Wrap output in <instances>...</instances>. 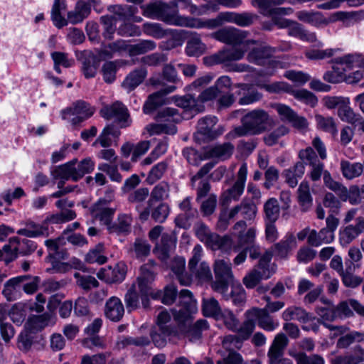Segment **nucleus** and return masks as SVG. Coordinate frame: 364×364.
I'll return each instance as SVG.
<instances>
[{
	"mask_svg": "<svg viewBox=\"0 0 364 364\" xmlns=\"http://www.w3.org/2000/svg\"><path fill=\"white\" fill-rule=\"evenodd\" d=\"M170 213L169 205L164 202L147 201L146 207L139 213V219L146 221L149 217L156 223H162Z\"/></svg>",
	"mask_w": 364,
	"mask_h": 364,
	"instance_id": "nucleus-10",
	"label": "nucleus"
},
{
	"mask_svg": "<svg viewBox=\"0 0 364 364\" xmlns=\"http://www.w3.org/2000/svg\"><path fill=\"white\" fill-rule=\"evenodd\" d=\"M315 120L318 129L330 133L333 136L337 135V125L332 117H323L321 114H316Z\"/></svg>",
	"mask_w": 364,
	"mask_h": 364,
	"instance_id": "nucleus-44",
	"label": "nucleus"
},
{
	"mask_svg": "<svg viewBox=\"0 0 364 364\" xmlns=\"http://www.w3.org/2000/svg\"><path fill=\"white\" fill-rule=\"evenodd\" d=\"M119 134V131L115 128L114 125H107L106 127H105L101 134L97 139L96 141L95 142V144L99 142L102 146L108 147L111 146L112 144V140L109 137V136L112 135L114 137H117Z\"/></svg>",
	"mask_w": 364,
	"mask_h": 364,
	"instance_id": "nucleus-60",
	"label": "nucleus"
},
{
	"mask_svg": "<svg viewBox=\"0 0 364 364\" xmlns=\"http://www.w3.org/2000/svg\"><path fill=\"white\" fill-rule=\"evenodd\" d=\"M282 318L286 321L296 320L301 323H307L311 321V314L305 309L296 306H291L286 309L282 313Z\"/></svg>",
	"mask_w": 364,
	"mask_h": 364,
	"instance_id": "nucleus-27",
	"label": "nucleus"
},
{
	"mask_svg": "<svg viewBox=\"0 0 364 364\" xmlns=\"http://www.w3.org/2000/svg\"><path fill=\"white\" fill-rule=\"evenodd\" d=\"M82 71L86 78L94 77L97 73L100 60L91 52L85 51L80 58Z\"/></svg>",
	"mask_w": 364,
	"mask_h": 364,
	"instance_id": "nucleus-25",
	"label": "nucleus"
},
{
	"mask_svg": "<svg viewBox=\"0 0 364 364\" xmlns=\"http://www.w3.org/2000/svg\"><path fill=\"white\" fill-rule=\"evenodd\" d=\"M104 244L98 243L95 248L91 250L86 255L85 260L88 263L97 262L103 264L107 262V257L101 255L104 252Z\"/></svg>",
	"mask_w": 364,
	"mask_h": 364,
	"instance_id": "nucleus-61",
	"label": "nucleus"
},
{
	"mask_svg": "<svg viewBox=\"0 0 364 364\" xmlns=\"http://www.w3.org/2000/svg\"><path fill=\"white\" fill-rule=\"evenodd\" d=\"M176 89V86L169 85L150 95L143 107L144 112L150 114L158 107L162 106L166 102L165 97L168 94L173 92Z\"/></svg>",
	"mask_w": 364,
	"mask_h": 364,
	"instance_id": "nucleus-19",
	"label": "nucleus"
},
{
	"mask_svg": "<svg viewBox=\"0 0 364 364\" xmlns=\"http://www.w3.org/2000/svg\"><path fill=\"white\" fill-rule=\"evenodd\" d=\"M323 181L327 188L336 192L341 199L342 197H346L347 194V188L342 183L334 181L330 173L327 171L323 172Z\"/></svg>",
	"mask_w": 364,
	"mask_h": 364,
	"instance_id": "nucleus-58",
	"label": "nucleus"
},
{
	"mask_svg": "<svg viewBox=\"0 0 364 364\" xmlns=\"http://www.w3.org/2000/svg\"><path fill=\"white\" fill-rule=\"evenodd\" d=\"M178 302L181 308L175 310L173 313L175 320L188 318L191 316L193 313L196 312V301L189 290L182 289L179 292Z\"/></svg>",
	"mask_w": 364,
	"mask_h": 364,
	"instance_id": "nucleus-14",
	"label": "nucleus"
},
{
	"mask_svg": "<svg viewBox=\"0 0 364 364\" xmlns=\"http://www.w3.org/2000/svg\"><path fill=\"white\" fill-rule=\"evenodd\" d=\"M264 299L267 302L266 308L262 309L255 308L249 311L255 312L256 316L255 323L258 321V325L260 327L271 331L273 329V322L269 315V312L272 311V309L270 306L271 298L269 296H264Z\"/></svg>",
	"mask_w": 364,
	"mask_h": 364,
	"instance_id": "nucleus-23",
	"label": "nucleus"
},
{
	"mask_svg": "<svg viewBox=\"0 0 364 364\" xmlns=\"http://www.w3.org/2000/svg\"><path fill=\"white\" fill-rule=\"evenodd\" d=\"M90 11L91 4L89 1L87 2L81 0L78 1L75 10L68 12V19L73 24L78 23L89 16Z\"/></svg>",
	"mask_w": 364,
	"mask_h": 364,
	"instance_id": "nucleus-26",
	"label": "nucleus"
},
{
	"mask_svg": "<svg viewBox=\"0 0 364 364\" xmlns=\"http://www.w3.org/2000/svg\"><path fill=\"white\" fill-rule=\"evenodd\" d=\"M247 174V165L246 164H243L238 171L237 178L234 185L223 193L222 198L223 203H228L231 199L235 200H238L243 193Z\"/></svg>",
	"mask_w": 364,
	"mask_h": 364,
	"instance_id": "nucleus-17",
	"label": "nucleus"
},
{
	"mask_svg": "<svg viewBox=\"0 0 364 364\" xmlns=\"http://www.w3.org/2000/svg\"><path fill=\"white\" fill-rule=\"evenodd\" d=\"M245 321L241 326H237L235 331L237 332L238 338L240 340H247L252 333L255 327V314L254 311H247L245 313Z\"/></svg>",
	"mask_w": 364,
	"mask_h": 364,
	"instance_id": "nucleus-33",
	"label": "nucleus"
},
{
	"mask_svg": "<svg viewBox=\"0 0 364 364\" xmlns=\"http://www.w3.org/2000/svg\"><path fill=\"white\" fill-rule=\"evenodd\" d=\"M338 116L340 119L344 122L355 125L361 120L360 115L354 112L350 107L349 98L346 101L342 107L338 109Z\"/></svg>",
	"mask_w": 364,
	"mask_h": 364,
	"instance_id": "nucleus-40",
	"label": "nucleus"
},
{
	"mask_svg": "<svg viewBox=\"0 0 364 364\" xmlns=\"http://www.w3.org/2000/svg\"><path fill=\"white\" fill-rule=\"evenodd\" d=\"M205 49L206 46L200 38L198 36H193L187 41L186 53L188 56H198L202 55Z\"/></svg>",
	"mask_w": 364,
	"mask_h": 364,
	"instance_id": "nucleus-51",
	"label": "nucleus"
},
{
	"mask_svg": "<svg viewBox=\"0 0 364 364\" xmlns=\"http://www.w3.org/2000/svg\"><path fill=\"white\" fill-rule=\"evenodd\" d=\"M352 308L358 314L364 316V306L354 299L341 301L338 305L334 306L337 318H349L353 316Z\"/></svg>",
	"mask_w": 364,
	"mask_h": 364,
	"instance_id": "nucleus-20",
	"label": "nucleus"
},
{
	"mask_svg": "<svg viewBox=\"0 0 364 364\" xmlns=\"http://www.w3.org/2000/svg\"><path fill=\"white\" fill-rule=\"evenodd\" d=\"M107 283H117L122 282L127 273L126 267L124 264H117L114 268H108L107 272Z\"/></svg>",
	"mask_w": 364,
	"mask_h": 364,
	"instance_id": "nucleus-52",
	"label": "nucleus"
},
{
	"mask_svg": "<svg viewBox=\"0 0 364 364\" xmlns=\"http://www.w3.org/2000/svg\"><path fill=\"white\" fill-rule=\"evenodd\" d=\"M202 247L197 245L193 250V256L188 262V269L192 277L200 282H210L213 279L212 272L205 262H200Z\"/></svg>",
	"mask_w": 364,
	"mask_h": 364,
	"instance_id": "nucleus-8",
	"label": "nucleus"
},
{
	"mask_svg": "<svg viewBox=\"0 0 364 364\" xmlns=\"http://www.w3.org/2000/svg\"><path fill=\"white\" fill-rule=\"evenodd\" d=\"M323 301L328 304V306L323 307L318 306L316 309V314L320 317L318 318V323L323 324L324 326L330 330H341L343 329V326H335L330 324H327L325 321H333L337 318L336 314L334 309V306L329 300H323Z\"/></svg>",
	"mask_w": 364,
	"mask_h": 364,
	"instance_id": "nucleus-22",
	"label": "nucleus"
},
{
	"mask_svg": "<svg viewBox=\"0 0 364 364\" xmlns=\"http://www.w3.org/2000/svg\"><path fill=\"white\" fill-rule=\"evenodd\" d=\"M202 310L205 316L217 317L221 314V308L214 297L203 299Z\"/></svg>",
	"mask_w": 364,
	"mask_h": 364,
	"instance_id": "nucleus-50",
	"label": "nucleus"
},
{
	"mask_svg": "<svg viewBox=\"0 0 364 364\" xmlns=\"http://www.w3.org/2000/svg\"><path fill=\"white\" fill-rule=\"evenodd\" d=\"M179 325L180 335H183L191 341L200 338L202 332L208 328L206 320L200 319L193 323L191 316L176 320Z\"/></svg>",
	"mask_w": 364,
	"mask_h": 364,
	"instance_id": "nucleus-9",
	"label": "nucleus"
},
{
	"mask_svg": "<svg viewBox=\"0 0 364 364\" xmlns=\"http://www.w3.org/2000/svg\"><path fill=\"white\" fill-rule=\"evenodd\" d=\"M284 77L299 86L304 85L311 80V76L308 73L294 70H287L284 73Z\"/></svg>",
	"mask_w": 364,
	"mask_h": 364,
	"instance_id": "nucleus-64",
	"label": "nucleus"
},
{
	"mask_svg": "<svg viewBox=\"0 0 364 364\" xmlns=\"http://www.w3.org/2000/svg\"><path fill=\"white\" fill-rule=\"evenodd\" d=\"M108 11L119 20L129 21L137 12V8L129 5H112Z\"/></svg>",
	"mask_w": 364,
	"mask_h": 364,
	"instance_id": "nucleus-41",
	"label": "nucleus"
},
{
	"mask_svg": "<svg viewBox=\"0 0 364 364\" xmlns=\"http://www.w3.org/2000/svg\"><path fill=\"white\" fill-rule=\"evenodd\" d=\"M176 247V242L168 235H164L161 238V246L158 249V257L166 262Z\"/></svg>",
	"mask_w": 364,
	"mask_h": 364,
	"instance_id": "nucleus-47",
	"label": "nucleus"
},
{
	"mask_svg": "<svg viewBox=\"0 0 364 364\" xmlns=\"http://www.w3.org/2000/svg\"><path fill=\"white\" fill-rule=\"evenodd\" d=\"M259 18L256 14L250 12L237 13L223 11L219 13L214 18L201 19L186 17L178 14L177 4L171 1L169 4L161 1L159 20L178 26L188 28H208L214 29L225 23H234L240 27L252 26Z\"/></svg>",
	"mask_w": 364,
	"mask_h": 364,
	"instance_id": "nucleus-1",
	"label": "nucleus"
},
{
	"mask_svg": "<svg viewBox=\"0 0 364 364\" xmlns=\"http://www.w3.org/2000/svg\"><path fill=\"white\" fill-rule=\"evenodd\" d=\"M296 361V364H325L324 358L318 354L306 355L299 352L292 355Z\"/></svg>",
	"mask_w": 364,
	"mask_h": 364,
	"instance_id": "nucleus-62",
	"label": "nucleus"
},
{
	"mask_svg": "<svg viewBox=\"0 0 364 364\" xmlns=\"http://www.w3.org/2000/svg\"><path fill=\"white\" fill-rule=\"evenodd\" d=\"M185 259L182 257H174L170 264V268L173 272L177 276L179 282L182 285H188L191 282V278L184 274L185 271Z\"/></svg>",
	"mask_w": 364,
	"mask_h": 364,
	"instance_id": "nucleus-34",
	"label": "nucleus"
},
{
	"mask_svg": "<svg viewBox=\"0 0 364 364\" xmlns=\"http://www.w3.org/2000/svg\"><path fill=\"white\" fill-rule=\"evenodd\" d=\"M364 360V349L356 347L353 353L338 355L331 360V364H359Z\"/></svg>",
	"mask_w": 364,
	"mask_h": 364,
	"instance_id": "nucleus-30",
	"label": "nucleus"
},
{
	"mask_svg": "<svg viewBox=\"0 0 364 364\" xmlns=\"http://www.w3.org/2000/svg\"><path fill=\"white\" fill-rule=\"evenodd\" d=\"M264 210L265 213V233L266 238L272 240L273 238V198H269L264 204Z\"/></svg>",
	"mask_w": 364,
	"mask_h": 364,
	"instance_id": "nucleus-54",
	"label": "nucleus"
},
{
	"mask_svg": "<svg viewBox=\"0 0 364 364\" xmlns=\"http://www.w3.org/2000/svg\"><path fill=\"white\" fill-rule=\"evenodd\" d=\"M156 43L151 40H142L130 45L129 55H142L156 48Z\"/></svg>",
	"mask_w": 364,
	"mask_h": 364,
	"instance_id": "nucleus-56",
	"label": "nucleus"
},
{
	"mask_svg": "<svg viewBox=\"0 0 364 364\" xmlns=\"http://www.w3.org/2000/svg\"><path fill=\"white\" fill-rule=\"evenodd\" d=\"M341 171L344 178L353 180L364 174V162L350 163L346 160L341 161Z\"/></svg>",
	"mask_w": 364,
	"mask_h": 364,
	"instance_id": "nucleus-28",
	"label": "nucleus"
},
{
	"mask_svg": "<svg viewBox=\"0 0 364 364\" xmlns=\"http://www.w3.org/2000/svg\"><path fill=\"white\" fill-rule=\"evenodd\" d=\"M218 119L215 117H205L200 119L198 123V132L196 134V139L198 141H210L215 139L222 134V130L214 129Z\"/></svg>",
	"mask_w": 364,
	"mask_h": 364,
	"instance_id": "nucleus-11",
	"label": "nucleus"
},
{
	"mask_svg": "<svg viewBox=\"0 0 364 364\" xmlns=\"http://www.w3.org/2000/svg\"><path fill=\"white\" fill-rule=\"evenodd\" d=\"M155 119L158 122L178 123L181 120V116L176 109L166 107L158 112Z\"/></svg>",
	"mask_w": 364,
	"mask_h": 364,
	"instance_id": "nucleus-55",
	"label": "nucleus"
},
{
	"mask_svg": "<svg viewBox=\"0 0 364 364\" xmlns=\"http://www.w3.org/2000/svg\"><path fill=\"white\" fill-rule=\"evenodd\" d=\"M175 103L178 107L193 110L196 112H200L204 110V105L199 103L198 99H196L191 95H186L182 97H177L175 100Z\"/></svg>",
	"mask_w": 364,
	"mask_h": 364,
	"instance_id": "nucleus-42",
	"label": "nucleus"
},
{
	"mask_svg": "<svg viewBox=\"0 0 364 364\" xmlns=\"http://www.w3.org/2000/svg\"><path fill=\"white\" fill-rule=\"evenodd\" d=\"M150 343L151 341L147 336L122 337L117 341L116 346L119 350H121L132 345L137 347L147 346Z\"/></svg>",
	"mask_w": 364,
	"mask_h": 364,
	"instance_id": "nucleus-45",
	"label": "nucleus"
},
{
	"mask_svg": "<svg viewBox=\"0 0 364 364\" xmlns=\"http://www.w3.org/2000/svg\"><path fill=\"white\" fill-rule=\"evenodd\" d=\"M364 341V333L352 331L341 336L337 341V346L340 348H346L354 343Z\"/></svg>",
	"mask_w": 364,
	"mask_h": 364,
	"instance_id": "nucleus-59",
	"label": "nucleus"
},
{
	"mask_svg": "<svg viewBox=\"0 0 364 364\" xmlns=\"http://www.w3.org/2000/svg\"><path fill=\"white\" fill-rule=\"evenodd\" d=\"M149 196V190L147 188H139L128 196V201L130 203L136 204V210L141 213L142 211V203Z\"/></svg>",
	"mask_w": 364,
	"mask_h": 364,
	"instance_id": "nucleus-49",
	"label": "nucleus"
},
{
	"mask_svg": "<svg viewBox=\"0 0 364 364\" xmlns=\"http://www.w3.org/2000/svg\"><path fill=\"white\" fill-rule=\"evenodd\" d=\"M247 35V31L232 26L222 28L213 33L212 38L233 47L222 49L211 55L204 57V64L212 66L218 64H228L242 59L245 55V50L235 46L241 45Z\"/></svg>",
	"mask_w": 364,
	"mask_h": 364,
	"instance_id": "nucleus-2",
	"label": "nucleus"
},
{
	"mask_svg": "<svg viewBox=\"0 0 364 364\" xmlns=\"http://www.w3.org/2000/svg\"><path fill=\"white\" fill-rule=\"evenodd\" d=\"M241 125L234 128V136L241 137L247 135L259 134L270 126L269 114L262 109L249 112L241 119Z\"/></svg>",
	"mask_w": 364,
	"mask_h": 364,
	"instance_id": "nucleus-3",
	"label": "nucleus"
},
{
	"mask_svg": "<svg viewBox=\"0 0 364 364\" xmlns=\"http://www.w3.org/2000/svg\"><path fill=\"white\" fill-rule=\"evenodd\" d=\"M171 319L168 311H161L157 316L156 325L150 331L151 341L157 348L164 347L172 338L180 336L178 323L177 326L173 325Z\"/></svg>",
	"mask_w": 364,
	"mask_h": 364,
	"instance_id": "nucleus-4",
	"label": "nucleus"
},
{
	"mask_svg": "<svg viewBox=\"0 0 364 364\" xmlns=\"http://www.w3.org/2000/svg\"><path fill=\"white\" fill-rule=\"evenodd\" d=\"M102 117L107 119L115 118L121 127L129 126V114L127 108L120 102H115L110 106H106L100 110Z\"/></svg>",
	"mask_w": 364,
	"mask_h": 364,
	"instance_id": "nucleus-12",
	"label": "nucleus"
},
{
	"mask_svg": "<svg viewBox=\"0 0 364 364\" xmlns=\"http://www.w3.org/2000/svg\"><path fill=\"white\" fill-rule=\"evenodd\" d=\"M334 233L322 228L319 232L311 230L308 236V244L313 247H318L322 244H328L333 241Z\"/></svg>",
	"mask_w": 364,
	"mask_h": 364,
	"instance_id": "nucleus-31",
	"label": "nucleus"
},
{
	"mask_svg": "<svg viewBox=\"0 0 364 364\" xmlns=\"http://www.w3.org/2000/svg\"><path fill=\"white\" fill-rule=\"evenodd\" d=\"M239 213L245 219L252 220L255 217L257 213L256 205L251 200H244L240 205H236L230 210L228 218H233Z\"/></svg>",
	"mask_w": 364,
	"mask_h": 364,
	"instance_id": "nucleus-29",
	"label": "nucleus"
},
{
	"mask_svg": "<svg viewBox=\"0 0 364 364\" xmlns=\"http://www.w3.org/2000/svg\"><path fill=\"white\" fill-rule=\"evenodd\" d=\"M107 205V200L100 199L89 208V211L92 217V223H94L95 220H99L107 226L108 230L112 224L115 208H108Z\"/></svg>",
	"mask_w": 364,
	"mask_h": 364,
	"instance_id": "nucleus-13",
	"label": "nucleus"
},
{
	"mask_svg": "<svg viewBox=\"0 0 364 364\" xmlns=\"http://www.w3.org/2000/svg\"><path fill=\"white\" fill-rule=\"evenodd\" d=\"M299 20L307 23H310L314 26L318 27L321 25H328L330 21L323 17L320 12L301 11L296 13Z\"/></svg>",
	"mask_w": 364,
	"mask_h": 364,
	"instance_id": "nucleus-36",
	"label": "nucleus"
},
{
	"mask_svg": "<svg viewBox=\"0 0 364 364\" xmlns=\"http://www.w3.org/2000/svg\"><path fill=\"white\" fill-rule=\"evenodd\" d=\"M105 313L107 318L117 322L122 319L124 308L121 300L115 296L109 298L106 302Z\"/></svg>",
	"mask_w": 364,
	"mask_h": 364,
	"instance_id": "nucleus-24",
	"label": "nucleus"
},
{
	"mask_svg": "<svg viewBox=\"0 0 364 364\" xmlns=\"http://www.w3.org/2000/svg\"><path fill=\"white\" fill-rule=\"evenodd\" d=\"M305 172V165L302 162H297L292 168L284 170L282 176L289 186L294 188L298 183V178L303 176Z\"/></svg>",
	"mask_w": 364,
	"mask_h": 364,
	"instance_id": "nucleus-37",
	"label": "nucleus"
},
{
	"mask_svg": "<svg viewBox=\"0 0 364 364\" xmlns=\"http://www.w3.org/2000/svg\"><path fill=\"white\" fill-rule=\"evenodd\" d=\"M10 243L13 245H16L14 247L15 256L18 254L22 255H30L37 248L35 242L28 239L21 240L19 238L14 237L10 238Z\"/></svg>",
	"mask_w": 364,
	"mask_h": 364,
	"instance_id": "nucleus-38",
	"label": "nucleus"
},
{
	"mask_svg": "<svg viewBox=\"0 0 364 364\" xmlns=\"http://www.w3.org/2000/svg\"><path fill=\"white\" fill-rule=\"evenodd\" d=\"M94 166L95 164L90 159H85L78 164L77 159H75L65 164L56 166L51 171V174L55 180L71 178L74 181H77L85 174L92 171Z\"/></svg>",
	"mask_w": 364,
	"mask_h": 364,
	"instance_id": "nucleus-5",
	"label": "nucleus"
},
{
	"mask_svg": "<svg viewBox=\"0 0 364 364\" xmlns=\"http://www.w3.org/2000/svg\"><path fill=\"white\" fill-rule=\"evenodd\" d=\"M235 146L230 142L216 144L208 147L204 152L205 159H218L222 161L229 159L233 154Z\"/></svg>",
	"mask_w": 364,
	"mask_h": 364,
	"instance_id": "nucleus-21",
	"label": "nucleus"
},
{
	"mask_svg": "<svg viewBox=\"0 0 364 364\" xmlns=\"http://www.w3.org/2000/svg\"><path fill=\"white\" fill-rule=\"evenodd\" d=\"M169 185L165 181H161L152 189L148 201L161 203L169 197Z\"/></svg>",
	"mask_w": 364,
	"mask_h": 364,
	"instance_id": "nucleus-46",
	"label": "nucleus"
},
{
	"mask_svg": "<svg viewBox=\"0 0 364 364\" xmlns=\"http://www.w3.org/2000/svg\"><path fill=\"white\" fill-rule=\"evenodd\" d=\"M146 76V70L144 68L134 70L124 80L122 86L132 91L143 82Z\"/></svg>",
	"mask_w": 364,
	"mask_h": 364,
	"instance_id": "nucleus-39",
	"label": "nucleus"
},
{
	"mask_svg": "<svg viewBox=\"0 0 364 364\" xmlns=\"http://www.w3.org/2000/svg\"><path fill=\"white\" fill-rule=\"evenodd\" d=\"M51 316L49 313H45L38 316H31L28 318L25 325V328L32 333H35L44 328L50 320Z\"/></svg>",
	"mask_w": 364,
	"mask_h": 364,
	"instance_id": "nucleus-35",
	"label": "nucleus"
},
{
	"mask_svg": "<svg viewBox=\"0 0 364 364\" xmlns=\"http://www.w3.org/2000/svg\"><path fill=\"white\" fill-rule=\"evenodd\" d=\"M40 281V277L37 276L33 277L29 274L14 277L4 284L2 293L8 301H14L21 289H23L28 294L36 292Z\"/></svg>",
	"mask_w": 364,
	"mask_h": 364,
	"instance_id": "nucleus-6",
	"label": "nucleus"
},
{
	"mask_svg": "<svg viewBox=\"0 0 364 364\" xmlns=\"http://www.w3.org/2000/svg\"><path fill=\"white\" fill-rule=\"evenodd\" d=\"M272 252L270 250H267L259 257L257 264L253 267L254 269H257V271H259L260 274L266 279L270 278L272 275L270 262L272 258Z\"/></svg>",
	"mask_w": 364,
	"mask_h": 364,
	"instance_id": "nucleus-43",
	"label": "nucleus"
},
{
	"mask_svg": "<svg viewBox=\"0 0 364 364\" xmlns=\"http://www.w3.org/2000/svg\"><path fill=\"white\" fill-rule=\"evenodd\" d=\"M340 276L343 284L347 287L355 288L363 282V279L360 277L353 274L352 265L347 267L343 274Z\"/></svg>",
	"mask_w": 364,
	"mask_h": 364,
	"instance_id": "nucleus-63",
	"label": "nucleus"
},
{
	"mask_svg": "<svg viewBox=\"0 0 364 364\" xmlns=\"http://www.w3.org/2000/svg\"><path fill=\"white\" fill-rule=\"evenodd\" d=\"M297 198L302 211L306 212L311 208L313 198L310 192L309 184L307 181H302L300 183L297 190Z\"/></svg>",
	"mask_w": 364,
	"mask_h": 364,
	"instance_id": "nucleus-32",
	"label": "nucleus"
},
{
	"mask_svg": "<svg viewBox=\"0 0 364 364\" xmlns=\"http://www.w3.org/2000/svg\"><path fill=\"white\" fill-rule=\"evenodd\" d=\"M215 280L212 281L211 287L215 291L225 296L229 286L234 280L232 264L229 259H218L213 264Z\"/></svg>",
	"mask_w": 364,
	"mask_h": 364,
	"instance_id": "nucleus-7",
	"label": "nucleus"
},
{
	"mask_svg": "<svg viewBox=\"0 0 364 364\" xmlns=\"http://www.w3.org/2000/svg\"><path fill=\"white\" fill-rule=\"evenodd\" d=\"M179 208L181 211L175 218L176 225L182 228H188L191 223L198 217V212L191 204V198L186 197L179 203Z\"/></svg>",
	"mask_w": 364,
	"mask_h": 364,
	"instance_id": "nucleus-15",
	"label": "nucleus"
},
{
	"mask_svg": "<svg viewBox=\"0 0 364 364\" xmlns=\"http://www.w3.org/2000/svg\"><path fill=\"white\" fill-rule=\"evenodd\" d=\"M364 232V218L358 217L355 224L348 225L339 230V242L342 247H347Z\"/></svg>",
	"mask_w": 364,
	"mask_h": 364,
	"instance_id": "nucleus-16",
	"label": "nucleus"
},
{
	"mask_svg": "<svg viewBox=\"0 0 364 364\" xmlns=\"http://www.w3.org/2000/svg\"><path fill=\"white\" fill-rule=\"evenodd\" d=\"M132 218L128 215H119L117 221L111 224L108 231L110 233L121 234L130 231Z\"/></svg>",
	"mask_w": 364,
	"mask_h": 364,
	"instance_id": "nucleus-48",
	"label": "nucleus"
},
{
	"mask_svg": "<svg viewBox=\"0 0 364 364\" xmlns=\"http://www.w3.org/2000/svg\"><path fill=\"white\" fill-rule=\"evenodd\" d=\"M65 9V4L60 0H55L51 11V18L55 26L59 28L67 25V21L61 16V11Z\"/></svg>",
	"mask_w": 364,
	"mask_h": 364,
	"instance_id": "nucleus-53",
	"label": "nucleus"
},
{
	"mask_svg": "<svg viewBox=\"0 0 364 364\" xmlns=\"http://www.w3.org/2000/svg\"><path fill=\"white\" fill-rule=\"evenodd\" d=\"M247 60L257 65H271L273 63V50L270 46L260 45L250 50L247 55Z\"/></svg>",
	"mask_w": 364,
	"mask_h": 364,
	"instance_id": "nucleus-18",
	"label": "nucleus"
},
{
	"mask_svg": "<svg viewBox=\"0 0 364 364\" xmlns=\"http://www.w3.org/2000/svg\"><path fill=\"white\" fill-rule=\"evenodd\" d=\"M292 96L296 100L311 107H314L318 101L317 97L314 93L306 89L294 90Z\"/></svg>",
	"mask_w": 364,
	"mask_h": 364,
	"instance_id": "nucleus-57",
	"label": "nucleus"
}]
</instances>
